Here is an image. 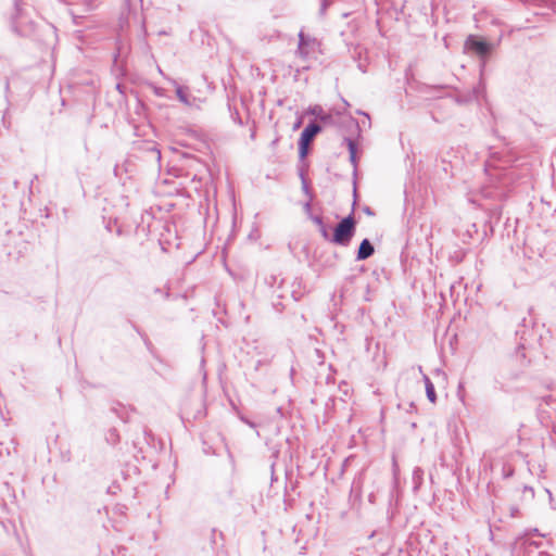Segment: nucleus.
I'll return each mask as SVG.
<instances>
[{
	"mask_svg": "<svg viewBox=\"0 0 556 556\" xmlns=\"http://www.w3.org/2000/svg\"><path fill=\"white\" fill-rule=\"evenodd\" d=\"M355 231L356 222L353 215L350 214L349 216L342 218L341 222L336 226L332 238L330 240L334 244L348 247L350 245Z\"/></svg>",
	"mask_w": 556,
	"mask_h": 556,
	"instance_id": "f257e3e1",
	"label": "nucleus"
},
{
	"mask_svg": "<svg viewBox=\"0 0 556 556\" xmlns=\"http://www.w3.org/2000/svg\"><path fill=\"white\" fill-rule=\"evenodd\" d=\"M491 45L484 40L478 39L476 36L470 35L464 45L466 52H471L481 59H484L491 52Z\"/></svg>",
	"mask_w": 556,
	"mask_h": 556,
	"instance_id": "f03ea898",
	"label": "nucleus"
},
{
	"mask_svg": "<svg viewBox=\"0 0 556 556\" xmlns=\"http://www.w3.org/2000/svg\"><path fill=\"white\" fill-rule=\"evenodd\" d=\"M141 161L150 163L152 166L159 167L161 161V152L155 142H141Z\"/></svg>",
	"mask_w": 556,
	"mask_h": 556,
	"instance_id": "7ed1b4c3",
	"label": "nucleus"
},
{
	"mask_svg": "<svg viewBox=\"0 0 556 556\" xmlns=\"http://www.w3.org/2000/svg\"><path fill=\"white\" fill-rule=\"evenodd\" d=\"M316 46V40L309 37H305L303 31L299 34V46L296 52L303 59L307 58L311 49Z\"/></svg>",
	"mask_w": 556,
	"mask_h": 556,
	"instance_id": "20e7f679",
	"label": "nucleus"
},
{
	"mask_svg": "<svg viewBox=\"0 0 556 556\" xmlns=\"http://www.w3.org/2000/svg\"><path fill=\"white\" fill-rule=\"evenodd\" d=\"M375 252L374 245L368 239H364L357 250L356 260L364 261L370 257Z\"/></svg>",
	"mask_w": 556,
	"mask_h": 556,
	"instance_id": "39448f33",
	"label": "nucleus"
},
{
	"mask_svg": "<svg viewBox=\"0 0 556 556\" xmlns=\"http://www.w3.org/2000/svg\"><path fill=\"white\" fill-rule=\"evenodd\" d=\"M321 130V127L316 123L308 124L302 131L300 139L306 141L308 144L314 137Z\"/></svg>",
	"mask_w": 556,
	"mask_h": 556,
	"instance_id": "423d86ee",
	"label": "nucleus"
},
{
	"mask_svg": "<svg viewBox=\"0 0 556 556\" xmlns=\"http://www.w3.org/2000/svg\"><path fill=\"white\" fill-rule=\"evenodd\" d=\"M412 479H413V484H414L413 489H414L415 492H417L419 490V488L421 486V484H422L424 470L420 467H416L413 470Z\"/></svg>",
	"mask_w": 556,
	"mask_h": 556,
	"instance_id": "0eeeda50",
	"label": "nucleus"
},
{
	"mask_svg": "<svg viewBox=\"0 0 556 556\" xmlns=\"http://www.w3.org/2000/svg\"><path fill=\"white\" fill-rule=\"evenodd\" d=\"M425 379V384H426V394H427V397L428 400L431 402V403H434L435 400H437V395H435V390H434V386L433 383L431 382V380L425 376L424 377Z\"/></svg>",
	"mask_w": 556,
	"mask_h": 556,
	"instance_id": "6e6552de",
	"label": "nucleus"
},
{
	"mask_svg": "<svg viewBox=\"0 0 556 556\" xmlns=\"http://www.w3.org/2000/svg\"><path fill=\"white\" fill-rule=\"evenodd\" d=\"M344 142L350 152V161L355 166L356 165V143L351 138H344Z\"/></svg>",
	"mask_w": 556,
	"mask_h": 556,
	"instance_id": "1a4fd4ad",
	"label": "nucleus"
},
{
	"mask_svg": "<svg viewBox=\"0 0 556 556\" xmlns=\"http://www.w3.org/2000/svg\"><path fill=\"white\" fill-rule=\"evenodd\" d=\"M176 94L180 102H182L186 105H190L189 97L187 94V91L181 86H176Z\"/></svg>",
	"mask_w": 556,
	"mask_h": 556,
	"instance_id": "9d476101",
	"label": "nucleus"
},
{
	"mask_svg": "<svg viewBox=\"0 0 556 556\" xmlns=\"http://www.w3.org/2000/svg\"><path fill=\"white\" fill-rule=\"evenodd\" d=\"M154 300H165L169 296V289L168 288H155L153 291Z\"/></svg>",
	"mask_w": 556,
	"mask_h": 556,
	"instance_id": "9b49d317",
	"label": "nucleus"
},
{
	"mask_svg": "<svg viewBox=\"0 0 556 556\" xmlns=\"http://www.w3.org/2000/svg\"><path fill=\"white\" fill-rule=\"evenodd\" d=\"M144 438L149 444H152L154 450H161L163 444L161 441L155 442L154 437L151 432L144 431Z\"/></svg>",
	"mask_w": 556,
	"mask_h": 556,
	"instance_id": "f8f14e48",
	"label": "nucleus"
},
{
	"mask_svg": "<svg viewBox=\"0 0 556 556\" xmlns=\"http://www.w3.org/2000/svg\"><path fill=\"white\" fill-rule=\"evenodd\" d=\"M307 149H308V143L306 141H302L300 139V142H299V152H300V157L303 159L306 156L307 154Z\"/></svg>",
	"mask_w": 556,
	"mask_h": 556,
	"instance_id": "ddd939ff",
	"label": "nucleus"
},
{
	"mask_svg": "<svg viewBox=\"0 0 556 556\" xmlns=\"http://www.w3.org/2000/svg\"><path fill=\"white\" fill-rule=\"evenodd\" d=\"M312 220L317 225V226H323L324 222H323V217L321 216H312Z\"/></svg>",
	"mask_w": 556,
	"mask_h": 556,
	"instance_id": "4468645a",
	"label": "nucleus"
},
{
	"mask_svg": "<svg viewBox=\"0 0 556 556\" xmlns=\"http://www.w3.org/2000/svg\"><path fill=\"white\" fill-rule=\"evenodd\" d=\"M319 227V230L321 232V236L325 238V239H328L329 238V235H328V231H327V228L325 226V224H323V226H318Z\"/></svg>",
	"mask_w": 556,
	"mask_h": 556,
	"instance_id": "2eb2a0df",
	"label": "nucleus"
},
{
	"mask_svg": "<svg viewBox=\"0 0 556 556\" xmlns=\"http://www.w3.org/2000/svg\"><path fill=\"white\" fill-rule=\"evenodd\" d=\"M240 419H241L245 425H248L249 427H251V428H255V424H254L253 421L249 420L248 418H245V417L241 416V417H240Z\"/></svg>",
	"mask_w": 556,
	"mask_h": 556,
	"instance_id": "dca6fc26",
	"label": "nucleus"
},
{
	"mask_svg": "<svg viewBox=\"0 0 556 556\" xmlns=\"http://www.w3.org/2000/svg\"><path fill=\"white\" fill-rule=\"evenodd\" d=\"M543 401L545 402L546 405H549L554 400H553L552 395H548V396H544Z\"/></svg>",
	"mask_w": 556,
	"mask_h": 556,
	"instance_id": "f3484780",
	"label": "nucleus"
},
{
	"mask_svg": "<svg viewBox=\"0 0 556 556\" xmlns=\"http://www.w3.org/2000/svg\"><path fill=\"white\" fill-rule=\"evenodd\" d=\"M363 211H364V213H365V214H367V215H369V216L374 214L369 206H365V207L363 208Z\"/></svg>",
	"mask_w": 556,
	"mask_h": 556,
	"instance_id": "a211bd4d",
	"label": "nucleus"
},
{
	"mask_svg": "<svg viewBox=\"0 0 556 556\" xmlns=\"http://www.w3.org/2000/svg\"><path fill=\"white\" fill-rule=\"evenodd\" d=\"M328 3L326 0L323 1V5H321V13L325 12L326 8H327Z\"/></svg>",
	"mask_w": 556,
	"mask_h": 556,
	"instance_id": "6ab92c4d",
	"label": "nucleus"
},
{
	"mask_svg": "<svg viewBox=\"0 0 556 556\" xmlns=\"http://www.w3.org/2000/svg\"><path fill=\"white\" fill-rule=\"evenodd\" d=\"M538 556H551V555L546 552H540Z\"/></svg>",
	"mask_w": 556,
	"mask_h": 556,
	"instance_id": "aec40b11",
	"label": "nucleus"
},
{
	"mask_svg": "<svg viewBox=\"0 0 556 556\" xmlns=\"http://www.w3.org/2000/svg\"><path fill=\"white\" fill-rule=\"evenodd\" d=\"M358 113H359V114H363L365 117H367V118L369 119V116H368V114H367V113H365V112H361V111H358Z\"/></svg>",
	"mask_w": 556,
	"mask_h": 556,
	"instance_id": "412c9836",
	"label": "nucleus"
},
{
	"mask_svg": "<svg viewBox=\"0 0 556 556\" xmlns=\"http://www.w3.org/2000/svg\"><path fill=\"white\" fill-rule=\"evenodd\" d=\"M530 545H534V546H539V544H536L535 542H530Z\"/></svg>",
	"mask_w": 556,
	"mask_h": 556,
	"instance_id": "4be33fe9",
	"label": "nucleus"
}]
</instances>
